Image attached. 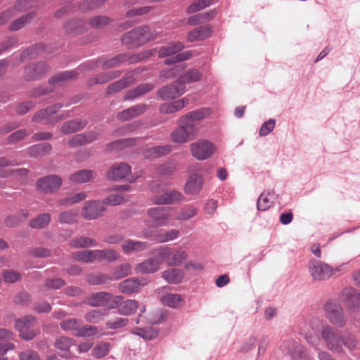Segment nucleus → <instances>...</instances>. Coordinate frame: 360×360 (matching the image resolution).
<instances>
[{"label":"nucleus","mask_w":360,"mask_h":360,"mask_svg":"<svg viewBox=\"0 0 360 360\" xmlns=\"http://www.w3.org/2000/svg\"><path fill=\"white\" fill-rule=\"evenodd\" d=\"M170 146H156L150 148L146 154L147 158H155L163 155H166L171 151Z\"/></svg>","instance_id":"nucleus-51"},{"label":"nucleus","mask_w":360,"mask_h":360,"mask_svg":"<svg viewBox=\"0 0 360 360\" xmlns=\"http://www.w3.org/2000/svg\"><path fill=\"white\" fill-rule=\"evenodd\" d=\"M154 88L153 84H141L136 88L129 90L124 96V100H133L139 98L152 91Z\"/></svg>","instance_id":"nucleus-28"},{"label":"nucleus","mask_w":360,"mask_h":360,"mask_svg":"<svg viewBox=\"0 0 360 360\" xmlns=\"http://www.w3.org/2000/svg\"><path fill=\"white\" fill-rule=\"evenodd\" d=\"M82 325V321L77 319L72 318L64 320L60 322L61 328L65 331H72V334L77 333L79 326Z\"/></svg>","instance_id":"nucleus-49"},{"label":"nucleus","mask_w":360,"mask_h":360,"mask_svg":"<svg viewBox=\"0 0 360 360\" xmlns=\"http://www.w3.org/2000/svg\"><path fill=\"white\" fill-rule=\"evenodd\" d=\"M143 285L137 278H132L121 282L118 288L123 293L130 294L138 290L140 286Z\"/></svg>","instance_id":"nucleus-29"},{"label":"nucleus","mask_w":360,"mask_h":360,"mask_svg":"<svg viewBox=\"0 0 360 360\" xmlns=\"http://www.w3.org/2000/svg\"><path fill=\"white\" fill-rule=\"evenodd\" d=\"M131 173V166L128 164L121 162L115 164L108 172L109 179L118 180L125 178Z\"/></svg>","instance_id":"nucleus-20"},{"label":"nucleus","mask_w":360,"mask_h":360,"mask_svg":"<svg viewBox=\"0 0 360 360\" xmlns=\"http://www.w3.org/2000/svg\"><path fill=\"white\" fill-rule=\"evenodd\" d=\"M183 198L181 193L172 191L165 193L160 195H155L152 198V201L156 205H169L179 202Z\"/></svg>","instance_id":"nucleus-18"},{"label":"nucleus","mask_w":360,"mask_h":360,"mask_svg":"<svg viewBox=\"0 0 360 360\" xmlns=\"http://www.w3.org/2000/svg\"><path fill=\"white\" fill-rule=\"evenodd\" d=\"M179 231L176 229H170L169 231H162L157 233L154 240L158 243H164L170 240H173L178 238Z\"/></svg>","instance_id":"nucleus-44"},{"label":"nucleus","mask_w":360,"mask_h":360,"mask_svg":"<svg viewBox=\"0 0 360 360\" xmlns=\"http://www.w3.org/2000/svg\"><path fill=\"white\" fill-rule=\"evenodd\" d=\"M174 210L157 207L148 210V215L158 226H167L174 216Z\"/></svg>","instance_id":"nucleus-9"},{"label":"nucleus","mask_w":360,"mask_h":360,"mask_svg":"<svg viewBox=\"0 0 360 360\" xmlns=\"http://www.w3.org/2000/svg\"><path fill=\"white\" fill-rule=\"evenodd\" d=\"M154 254L158 256V260H159L160 263L163 261H166L169 265V259L172 255V248L169 247H160L154 250Z\"/></svg>","instance_id":"nucleus-58"},{"label":"nucleus","mask_w":360,"mask_h":360,"mask_svg":"<svg viewBox=\"0 0 360 360\" xmlns=\"http://www.w3.org/2000/svg\"><path fill=\"white\" fill-rule=\"evenodd\" d=\"M128 200V197L123 193H113L109 195L107 198H105L103 202L104 206L106 205H117L125 202Z\"/></svg>","instance_id":"nucleus-52"},{"label":"nucleus","mask_w":360,"mask_h":360,"mask_svg":"<svg viewBox=\"0 0 360 360\" xmlns=\"http://www.w3.org/2000/svg\"><path fill=\"white\" fill-rule=\"evenodd\" d=\"M65 28L66 32L70 34H80L86 30L84 23L80 20H72L68 22Z\"/></svg>","instance_id":"nucleus-42"},{"label":"nucleus","mask_w":360,"mask_h":360,"mask_svg":"<svg viewBox=\"0 0 360 360\" xmlns=\"http://www.w3.org/2000/svg\"><path fill=\"white\" fill-rule=\"evenodd\" d=\"M47 70L48 68L44 62L31 65L25 69L26 79H35L44 74Z\"/></svg>","instance_id":"nucleus-26"},{"label":"nucleus","mask_w":360,"mask_h":360,"mask_svg":"<svg viewBox=\"0 0 360 360\" xmlns=\"http://www.w3.org/2000/svg\"><path fill=\"white\" fill-rule=\"evenodd\" d=\"M96 174L88 169H83L77 172L70 176V180L75 183H84L94 179Z\"/></svg>","instance_id":"nucleus-34"},{"label":"nucleus","mask_w":360,"mask_h":360,"mask_svg":"<svg viewBox=\"0 0 360 360\" xmlns=\"http://www.w3.org/2000/svg\"><path fill=\"white\" fill-rule=\"evenodd\" d=\"M203 179L201 176L193 174L186 181L185 192L188 194H198L202 189Z\"/></svg>","instance_id":"nucleus-25"},{"label":"nucleus","mask_w":360,"mask_h":360,"mask_svg":"<svg viewBox=\"0 0 360 360\" xmlns=\"http://www.w3.org/2000/svg\"><path fill=\"white\" fill-rule=\"evenodd\" d=\"M160 262L155 259H148L146 261L138 264L135 271L138 274H152L159 270Z\"/></svg>","instance_id":"nucleus-23"},{"label":"nucleus","mask_w":360,"mask_h":360,"mask_svg":"<svg viewBox=\"0 0 360 360\" xmlns=\"http://www.w3.org/2000/svg\"><path fill=\"white\" fill-rule=\"evenodd\" d=\"M188 254L185 250L172 249V255L169 266H179L186 260Z\"/></svg>","instance_id":"nucleus-50"},{"label":"nucleus","mask_w":360,"mask_h":360,"mask_svg":"<svg viewBox=\"0 0 360 360\" xmlns=\"http://www.w3.org/2000/svg\"><path fill=\"white\" fill-rule=\"evenodd\" d=\"M98 333V328L93 326H80L78 331L74 333V335L79 337H91L94 336Z\"/></svg>","instance_id":"nucleus-62"},{"label":"nucleus","mask_w":360,"mask_h":360,"mask_svg":"<svg viewBox=\"0 0 360 360\" xmlns=\"http://www.w3.org/2000/svg\"><path fill=\"white\" fill-rule=\"evenodd\" d=\"M162 303L169 307L176 308L183 303V298L178 294H167L161 299Z\"/></svg>","instance_id":"nucleus-47"},{"label":"nucleus","mask_w":360,"mask_h":360,"mask_svg":"<svg viewBox=\"0 0 360 360\" xmlns=\"http://www.w3.org/2000/svg\"><path fill=\"white\" fill-rule=\"evenodd\" d=\"M78 211L77 210H69L61 212L58 215V221L61 224H71L77 221Z\"/></svg>","instance_id":"nucleus-48"},{"label":"nucleus","mask_w":360,"mask_h":360,"mask_svg":"<svg viewBox=\"0 0 360 360\" xmlns=\"http://www.w3.org/2000/svg\"><path fill=\"white\" fill-rule=\"evenodd\" d=\"M36 5V0H19L12 8L5 10L0 13V25L6 24L17 13L34 7Z\"/></svg>","instance_id":"nucleus-10"},{"label":"nucleus","mask_w":360,"mask_h":360,"mask_svg":"<svg viewBox=\"0 0 360 360\" xmlns=\"http://www.w3.org/2000/svg\"><path fill=\"white\" fill-rule=\"evenodd\" d=\"M86 125V121L75 120L63 124L60 129L64 134H68L83 129Z\"/></svg>","instance_id":"nucleus-33"},{"label":"nucleus","mask_w":360,"mask_h":360,"mask_svg":"<svg viewBox=\"0 0 360 360\" xmlns=\"http://www.w3.org/2000/svg\"><path fill=\"white\" fill-rule=\"evenodd\" d=\"M105 296V292L94 293L87 298L86 303L91 307H103Z\"/></svg>","instance_id":"nucleus-55"},{"label":"nucleus","mask_w":360,"mask_h":360,"mask_svg":"<svg viewBox=\"0 0 360 360\" xmlns=\"http://www.w3.org/2000/svg\"><path fill=\"white\" fill-rule=\"evenodd\" d=\"M320 339L328 349L336 353L342 352L343 346L352 350L356 348L357 344L353 335L348 334L343 337L339 330L328 324L321 326Z\"/></svg>","instance_id":"nucleus-1"},{"label":"nucleus","mask_w":360,"mask_h":360,"mask_svg":"<svg viewBox=\"0 0 360 360\" xmlns=\"http://www.w3.org/2000/svg\"><path fill=\"white\" fill-rule=\"evenodd\" d=\"M282 351L291 356L293 360H309V355L299 342L288 340L281 345Z\"/></svg>","instance_id":"nucleus-8"},{"label":"nucleus","mask_w":360,"mask_h":360,"mask_svg":"<svg viewBox=\"0 0 360 360\" xmlns=\"http://www.w3.org/2000/svg\"><path fill=\"white\" fill-rule=\"evenodd\" d=\"M212 30L210 26H200L192 31L189 32L187 34V39L188 41H195L198 40H203L211 35Z\"/></svg>","instance_id":"nucleus-27"},{"label":"nucleus","mask_w":360,"mask_h":360,"mask_svg":"<svg viewBox=\"0 0 360 360\" xmlns=\"http://www.w3.org/2000/svg\"><path fill=\"white\" fill-rule=\"evenodd\" d=\"M70 245L75 248H85L97 246L98 243L89 237L79 236L71 240Z\"/></svg>","instance_id":"nucleus-35"},{"label":"nucleus","mask_w":360,"mask_h":360,"mask_svg":"<svg viewBox=\"0 0 360 360\" xmlns=\"http://www.w3.org/2000/svg\"><path fill=\"white\" fill-rule=\"evenodd\" d=\"M202 77L200 72L196 69H190L179 78V82L184 84L186 86L187 83L195 82Z\"/></svg>","instance_id":"nucleus-41"},{"label":"nucleus","mask_w":360,"mask_h":360,"mask_svg":"<svg viewBox=\"0 0 360 360\" xmlns=\"http://www.w3.org/2000/svg\"><path fill=\"white\" fill-rule=\"evenodd\" d=\"M34 16L35 13L34 12L30 13L27 15L22 16L21 18L15 20L11 24L9 30L11 31H16L20 30L25 24L29 22Z\"/></svg>","instance_id":"nucleus-57"},{"label":"nucleus","mask_w":360,"mask_h":360,"mask_svg":"<svg viewBox=\"0 0 360 360\" xmlns=\"http://www.w3.org/2000/svg\"><path fill=\"white\" fill-rule=\"evenodd\" d=\"M162 277L170 283H179L183 278V273L176 269H170L162 273Z\"/></svg>","instance_id":"nucleus-45"},{"label":"nucleus","mask_w":360,"mask_h":360,"mask_svg":"<svg viewBox=\"0 0 360 360\" xmlns=\"http://www.w3.org/2000/svg\"><path fill=\"white\" fill-rule=\"evenodd\" d=\"M77 77V73L74 71H65L56 74L49 79L51 85H59L65 81H70Z\"/></svg>","instance_id":"nucleus-39"},{"label":"nucleus","mask_w":360,"mask_h":360,"mask_svg":"<svg viewBox=\"0 0 360 360\" xmlns=\"http://www.w3.org/2000/svg\"><path fill=\"white\" fill-rule=\"evenodd\" d=\"M184 47L183 43L180 41L169 43L159 50L158 57L165 58L175 54L181 51Z\"/></svg>","instance_id":"nucleus-30"},{"label":"nucleus","mask_w":360,"mask_h":360,"mask_svg":"<svg viewBox=\"0 0 360 360\" xmlns=\"http://www.w3.org/2000/svg\"><path fill=\"white\" fill-rule=\"evenodd\" d=\"M105 207L103 202L90 200L84 203L82 210V217L89 220L96 219L105 212Z\"/></svg>","instance_id":"nucleus-13"},{"label":"nucleus","mask_w":360,"mask_h":360,"mask_svg":"<svg viewBox=\"0 0 360 360\" xmlns=\"http://www.w3.org/2000/svg\"><path fill=\"white\" fill-rule=\"evenodd\" d=\"M131 266L129 263L119 266L114 271L112 279L118 280L131 274Z\"/></svg>","instance_id":"nucleus-59"},{"label":"nucleus","mask_w":360,"mask_h":360,"mask_svg":"<svg viewBox=\"0 0 360 360\" xmlns=\"http://www.w3.org/2000/svg\"><path fill=\"white\" fill-rule=\"evenodd\" d=\"M121 248L126 255H130L146 250L148 249L149 245L146 242L128 239L123 242Z\"/></svg>","instance_id":"nucleus-19"},{"label":"nucleus","mask_w":360,"mask_h":360,"mask_svg":"<svg viewBox=\"0 0 360 360\" xmlns=\"http://www.w3.org/2000/svg\"><path fill=\"white\" fill-rule=\"evenodd\" d=\"M62 183L60 176L52 174L39 179L37 181V188L41 192L53 193L59 189Z\"/></svg>","instance_id":"nucleus-11"},{"label":"nucleus","mask_w":360,"mask_h":360,"mask_svg":"<svg viewBox=\"0 0 360 360\" xmlns=\"http://www.w3.org/2000/svg\"><path fill=\"white\" fill-rule=\"evenodd\" d=\"M52 147L49 143H43L30 146L27 152L30 157H40L49 153Z\"/></svg>","instance_id":"nucleus-31"},{"label":"nucleus","mask_w":360,"mask_h":360,"mask_svg":"<svg viewBox=\"0 0 360 360\" xmlns=\"http://www.w3.org/2000/svg\"><path fill=\"white\" fill-rule=\"evenodd\" d=\"M157 37L158 34L155 32H150L148 27L141 26L124 34L122 37V41L126 44L138 46L155 39Z\"/></svg>","instance_id":"nucleus-2"},{"label":"nucleus","mask_w":360,"mask_h":360,"mask_svg":"<svg viewBox=\"0 0 360 360\" xmlns=\"http://www.w3.org/2000/svg\"><path fill=\"white\" fill-rule=\"evenodd\" d=\"M98 137V134L95 131H90L86 134H79L75 135L71 139L69 140L68 143L70 147L79 146L89 143L96 140Z\"/></svg>","instance_id":"nucleus-21"},{"label":"nucleus","mask_w":360,"mask_h":360,"mask_svg":"<svg viewBox=\"0 0 360 360\" xmlns=\"http://www.w3.org/2000/svg\"><path fill=\"white\" fill-rule=\"evenodd\" d=\"M134 81L135 79L134 77V74L129 72L127 74L123 79H120L108 85V86L107 87V92L108 94H112L120 91L126 88L127 86L132 84L134 82Z\"/></svg>","instance_id":"nucleus-24"},{"label":"nucleus","mask_w":360,"mask_h":360,"mask_svg":"<svg viewBox=\"0 0 360 360\" xmlns=\"http://www.w3.org/2000/svg\"><path fill=\"white\" fill-rule=\"evenodd\" d=\"M105 312L101 309H94L85 315V319L86 321L92 323H97L103 320Z\"/></svg>","instance_id":"nucleus-60"},{"label":"nucleus","mask_w":360,"mask_h":360,"mask_svg":"<svg viewBox=\"0 0 360 360\" xmlns=\"http://www.w3.org/2000/svg\"><path fill=\"white\" fill-rule=\"evenodd\" d=\"M155 52V49H152L136 55L120 54L112 58L106 60L103 63L102 67L103 69H108L119 66L125 62H128L129 63H136L153 56Z\"/></svg>","instance_id":"nucleus-3"},{"label":"nucleus","mask_w":360,"mask_h":360,"mask_svg":"<svg viewBox=\"0 0 360 360\" xmlns=\"http://www.w3.org/2000/svg\"><path fill=\"white\" fill-rule=\"evenodd\" d=\"M188 104V99L183 98L178 101L163 103L160 107V112L162 114H172L181 110Z\"/></svg>","instance_id":"nucleus-22"},{"label":"nucleus","mask_w":360,"mask_h":360,"mask_svg":"<svg viewBox=\"0 0 360 360\" xmlns=\"http://www.w3.org/2000/svg\"><path fill=\"white\" fill-rule=\"evenodd\" d=\"M192 155L198 160H206L210 158L215 150L214 145L208 141H200L191 144Z\"/></svg>","instance_id":"nucleus-12"},{"label":"nucleus","mask_w":360,"mask_h":360,"mask_svg":"<svg viewBox=\"0 0 360 360\" xmlns=\"http://www.w3.org/2000/svg\"><path fill=\"white\" fill-rule=\"evenodd\" d=\"M323 309L326 316L333 326L339 328L345 326L347 321L343 309L339 303L328 301L325 304Z\"/></svg>","instance_id":"nucleus-4"},{"label":"nucleus","mask_w":360,"mask_h":360,"mask_svg":"<svg viewBox=\"0 0 360 360\" xmlns=\"http://www.w3.org/2000/svg\"><path fill=\"white\" fill-rule=\"evenodd\" d=\"M110 345L109 342H101L97 344L91 350V355L96 359H101L109 353Z\"/></svg>","instance_id":"nucleus-46"},{"label":"nucleus","mask_w":360,"mask_h":360,"mask_svg":"<svg viewBox=\"0 0 360 360\" xmlns=\"http://www.w3.org/2000/svg\"><path fill=\"white\" fill-rule=\"evenodd\" d=\"M210 110L209 108H201L194 111L189 112L186 115L181 117L179 122H186L190 124L193 127H197L195 124V122L200 121L208 115H210Z\"/></svg>","instance_id":"nucleus-17"},{"label":"nucleus","mask_w":360,"mask_h":360,"mask_svg":"<svg viewBox=\"0 0 360 360\" xmlns=\"http://www.w3.org/2000/svg\"><path fill=\"white\" fill-rule=\"evenodd\" d=\"M35 323V318L30 315L17 320L15 327L19 332L20 338L26 340H30L39 333L38 329L34 328Z\"/></svg>","instance_id":"nucleus-6"},{"label":"nucleus","mask_w":360,"mask_h":360,"mask_svg":"<svg viewBox=\"0 0 360 360\" xmlns=\"http://www.w3.org/2000/svg\"><path fill=\"white\" fill-rule=\"evenodd\" d=\"M62 108L61 104H56L45 110L38 111L33 117L35 122L44 120L47 124H53L62 119V116L56 115V113Z\"/></svg>","instance_id":"nucleus-15"},{"label":"nucleus","mask_w":360,"mask_h":360,"mask_svg":"<svg viewBox=\"0 0 360 360\" xmlns=\"http://www.w3.org/2000/svg\"><path fill=\"white\" fill-rule=\"evenodd\" d=\"M186 86L184 83L179 82L165 86L158 90V94L163 100L174 99L181 96L186 91Z\"/></svg>","instance_id":"nucleus-14"},{"label":"nucleus","mask_w":360,"mask_h":360,"mask_svg":"<svg viewBox=\"0 0 360 360\" xmlns=\"http://www.w3.org/2000/svg\"><path fill=\"white\" fill-rule=\"evenodd\" d=\"M110 280H112V278L104 274H91L88 276L86 278V281L92 285L106 283Z\"/></svg>","instance_id":"nucleus-61"},{"label":"nucleus","mask_w":360,"mask_h":360,"mask_svg":"<svg viewBox=\"0 0 360 360\" xmlns=\"http://www.w3.org/2000/svg\"><path fill=\"white\" fill-rule=\"evenodd\" d=\"M198 127L186 122H179V127L174 129L171 137L174 142L184 143L192 140L197 134Z\"/></svg>","instance_id":"nucleus-7"},{"label":"nucleus","mask_w":360,"mask_h":360,"mask_svg":"<svg viewBox=\"0 0 360 360\" xmlns=\"http://www.w3.org/2000/svg\"><path fill=\"white\" fill-rule=\"evenodd\" d=\"M120 257V253L112 249L97 250V261L114 262Z\"/></svg>","instance_id":"nucleus-38"},{"label":"nucleus","mask_w":360,"mask_h":360,"mask_svg":"<svg viewBox=\"0 0 360 360\" xmlns=\"http://www.w3.org/2000/svg\"><path fill=\"white\" fill-rule=\"evenodd\" d=\"M51 219L49 213L40 214L30 221V225L33 229H43L49 224Z\"/></svg>","instance_id":"nucleus-43"},{"label":"nucleus","mask_w":360,"mask_h":360,"mask_svg":"<svg viewBox=\"0 0 360 360\" xmlns=\"http://www.w3.org/2000/svg\"><path fill=\"white\" fill-rule=\"evenodd\" d=\"M342 300L350 310L356 311L360 309V293L353 288H347L342 290Z\"/></svg>","instance_id":"nucleus-16"},{"label":"nucleus","mask_w":360,"mask_h":360,"mask_svg":"<svg viewBox=\"0 0 360 360\" xmlns=\"http://www.w3.org/2000/svg\"><path fill=\"white\" fill-rule=\"evenodd\" d=\"M212 0H198L191 4L187 8L188 13H193L210 6Z\"/></svg>","instance_id":"nucleus-63"},{"label":"nucleus","mask_w":360,"mask_h":360,"mask_svg":"<svg viewBox=\"0 0 360 360\" xmlns=\"http://www.w3.org/2000/svg\"><path fill=\"white\" fill-rule=\"evenodd\" d=\"M215 15L214 11L209 13H198L197 15L191 16L188 19V23L190 25H195L199 23L205 22L210 19L212 18Z\"/></svg>","instance_id":"nucleus-56"},{"label":"nucleus","mask_w":360,"mask_h":360,"mask_svg":"<svg viewBox=\"0 0 360 360\" xmlns=\"http://www.w3.org/2000/svg\"><path fill=\"white\" fill-rule=\"evenodd\" d=\"M73 258L85 263H92L97 261V250L77 252L73 254Z\"/></svg>","instance_id":"nucleus-36"},{"label":"nucleus","mask_w":360,"mask_h":360,"mask_svg":"<svg viewBox=\"0 0 360 360\" xmlns=\"http://www.w3.org/2000/svg\"><path fill=\"white\" fill-rule=\"evenodd\" d=\"M108 296H105L104 300L103 307L108 309H118L120 302L123 300L122 295H114L111 293L107 292Z\"/></svg>","instance_id":"nucleus-53"},{"label":"nucleus","mask_w":360,"mask_h":360,"mask_svg":"<svg viewBox=\"0 0 360 360\" xmlns=\"http://www.w3.org/2000/svg\"><path fill=\"white\" fill-rule=\"evenodd\" d=\"M73 344V340L68 337H60L56 340L55 347L60 350L64 351L63 357L68 358L70 356L69 349Z\"/></svg>","instance_id":"nucleus-40"},{"label":"nucleus","mask_w":360,"mask_h":360,"mask_svg":"<svg viewBox=\"0 0 360 360\" xmlns=\"http://www.w3.org/2000/svg\"><path fill=\"white\" fill-rule=\"evenodd\" d=\"M110 22V19L106 16L98 15L89 20V24L93 28H101L108 25Z\"/></svg>","instance_id":"nucleus-64"},{"label":"nucleus","mask_w":360,"mask_h":360,"mask_svg":"<svg viewBox=\"0 0 360 360\" xmlns=\"http://www.w3.org/2000/svg\"><path fill=\"white\" fill-rule=\"evenodd\" d=\"M339 268L333 269L328 264L319 261L311 260L309 263V271L314 281H325L328 279Z\"/></svg>","instance_id":"nucleus-5"},{"label":"nucleus","mask_w":360,"mask_h":360,"mask_svg":"<svg viewBox=\"0 0 360 360\" xmlns=\"http://www.w3.org/2000/svg\"><path fill=\"white\" fill-rule=\"evenodd\" d=\"M120 75V72L117 70L102 73L98 75L94 79H91L89 83L90 85L93 84H103L113 78L117 77Z\"/></svg>","instance_id":"nucleus-54"},{"label":"nucleus","mask_w":360,"mask_h":360,"mask_svg":"<svg viewBox=\"0 0 360 360\" xmlns=\"http://www.w3.org/2000/svg\"><path fill=\"white\" fill-rule=\"evenodd\" d=\"M139 307V302L134 300L121 301L118 307V311L120 314L129 316L135 313Z\"/></svg>","instance_id":"nucleus-32"},{"label":"nucleus","mask_w":360,"mask_h":360,"mask_svg":"<svg viewBox=\"0 0 360 360\" xmlns=\"http://www.w3.org/2000/svg\"><path fill=\"white\" fill-rule=\"evenodd\" d=\"M174 211V219L182 221L188 220L194 217L198 213V210L191 205L185 207L178 212L176 210Z\"/></svg>","instance_id":"nucleus-37"}]
</instances>
